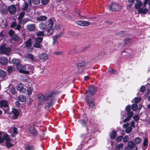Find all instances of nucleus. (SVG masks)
<instances>
[{
	"label": "nucleus",
	"instance_id": "nucleus-1",
	"mask_svg": "<svg viewBox=\"0 0 150 150\" xmlns=\"http://www.w3.org/2000/svg\"><path fill=\"white\" fill-rule=\"evenodd\" d=\"M53 93H50L45 96L42 94H40L38 96V103L41 104L44 101L47 100H52L53 98Z\"/></svg>",
	"mask_w": 150,
	"mask_h": 150
},
{
	"label": "nucleus",
	"instance_id": "nucleus-2",
	"mask_svg": "<svg viewBox=\"0 0 150 150\" xmlns=\"http://www.w3.org/2000/svg\"><path fill=\"white\" fill-rule=\"evenodd\" d=\"M54 19L50 18L47 21V30L46 32L48 33L47 35H50L53 33L52 27L54 25Z\"/></svg>",
	"mask_w": 150,
	"mask_h": 150
},
{
	"label": "nucleus",
	"instance_id": "nucleus-3",
	"mask_svg": "<svg viewBox=\"0 0 150 150\" xmlns=\"http://www.w3.org/2000/svg\"><path fill=\"white\" fill-rule=\"evenodd\" d=\"M131 106L129 105H127L125 108V110L127 112V117L123 120L124 122H126L129 121L133 115V112L130 110Z\"/></svg>",
	"mask_w": 150,
	"mask_h": 150
},
{
	"label": "nucleus",
	"instance_id": "nucleus-4",
	"mask_svg": "<svg viewBox=\"0 0 150 150\" xmlns=\"http://www.w3.org/2000/svg\"><path fill=\"white\" fill-rule=\"evenodd\" d=\"M0 48L2 53L6 55H8L11 52V48L9 47H6L5 44H3L1 45Z\"/></svg>",
	"mask_w": 150,
	"mask_h": 150
},
{
	"label": "nucleus",
	"instance_id": "nucleus-5",
	"mask_svg": "<svg viewBox=\"0 0 150 150\" xmlns=\"http://www.w3.org/2000/svg\"><path fill=\"white\" fill-rule=\"evenodd\" d=\"M122 8V6L117 3H112L110 6L109 9L111 11H119Z\"/></svg>",
	"mask_w": 150,
	"mask_h": 150
},
{
	"label": "nucleus",
	"instance_id": "nucleus-6",
	"mask_svg": "<svg viewBox=\"0 0 150 150\" xmlns=\"http://www.w3.org/2000/svg\"><path fill=\"white\" fill-rule=\"evenodd\" d=\"M43 38L42 37H38L36 38L33 46L36 48H40L42 47L40 43L42 41Z\"/></svg>",
	"mask_w": 150,
	"mask_h": 150
},
{
	"label": "nucleus",
	"instance_id": "nucleus-7",
	"mask_svg": "<svg viewBox=\"0 0 150 150\" xmlns=\"http://www.w3.org/2000/svg\"><path fill=\"white\" fill-rule=\"evenodd\" d=\"M17 69L19 70L20 72L24 74L28 73V71H26V66H23L21 64L17 66Z\"/></svg>",
	"mask_w": 150,
	"mask_h": 150
},
{
	"label": "nucleus",
	"instance_id": "nucleus-8",
	"mask_svg": "<svg viewBox=\"0 0 150 150\" xmlns=\"http://www.w3.org/2000/svg\"><path fill=\"white\" fill-rule=\"evenodd\" d=\"M28 133L32 135H35L37 134L36 130L33 125L30 126L28 129Z\"/></svg>",
	"mask_w": 150,
	"mask_h": 150
},
{
	"label": "nucleus",
	"instance_id": "nucleus-9",
	"mask_svg": "<svg viewBox=\"0 0 150 150\" xmlns=\"http://www.w3.org/2000/svg\"><path fill=\"white\" fill-rule=\"evenodd\" d=\"M40 60L43 61H45L48 58V56L47 54L45 53H43L39 54L38 56Z\"/></svg>",
	"mask_w": 150,
	"mask_h": 150
},
{
	"label": "nucleus",
	"instance_id": "nucleus-10",
	"mask_svg": "<svg viewBox=\"0 0 150 150\" xmlns=\"http://www.w3.org/2000/svg\"><path fill=\"white\" fill-rule=\"evenodd\" d=\"M0 105L2 108H6L5 110L3 109L6 112L8 109V102L5 100H2L0 101Z\"/></svg>",
	"mask_w": 150,
	"mask_h": 150
},
{
	"label": "nucleus",
	"instance_id": "nucleus-11",
	"mask_svg": "<svg viewBox=\"0 0 150 150\" xmlns=\"http://www.w3.org/2000/svg\"><path fill=\"white\" fill-rule=\"evenodd\" d=\"M96 88L94 86H91L88 92L87 91V93L89 96H92L96 93Z\"/></svg>",
	"mask_w": 150,
	"mask_h": 150
},
{
	"label": "nucleus",
	"instance_id": "nucleus-12",
	"mask_svg": "<svg viewBox=\"0 0 150 150\" xmlns=\"http://www.w3.org/2000/svg\"><path fill=\"white\" fill-rule=\"evenodd\" d=\"M8 10L11 14H14L16 11V8L14 5H12L8 7Z\"/></svg>",
	"mask_w": 150,
	"mask_h": 150
},
{
	"label": "nucleus",
	"instance_id": "nucleus-13",
	"mask_svg": "<svg viewBox=\"0 0 150 150\" xmlns=\"http://www.w3.org/2000/svg\"><path fill=\"white\" fill-rule=\"evenodd\" d=\"M17 89L23 93H25L26 91V89L24 88L23 85L21 83H19L17 86Z\"/></svg>",
	"mask_w": 150,
	"mask_h": 150
},
{
	"label": "nucleus",
	"instance_id": "nucleus-14",
	"mask_svg": "<svg viewBox=\"0 0 150 150\" xmlns=\"http://www.w3.org/2000/svg\"><path fill=\"white\" fill-rule=\"evenodd\" d=\"M19 113L18 110L15 108L13 109V110L11 112V114L12 115L14 119L17 118Z\"/></svg>",
	"mask_w": 150,
	"mask_h": 150
},
{
	"label": "nucleus",
	"instance_id": "nucleus-15",
	"mask_svg": "<svg viewBox=\"0 0 150 150\" xmlns=\"http://www.w3.org/2000/svg\"><path fill=\"white\" fill-rule=\"evenodd\" d=\"M136 3L134 4L135 8L138 9L139 11L142 8V6H143L142 3L141 2V0H136Z\"/></svg>",
	"mask_w": 150,
	"mask_h": 150
},
{
	"label": "nucleus",
	"instance_id": "nucleus-16",
	"mask_svg": "<svg viewBox=\"0 0 150 150\" xmlns=\"http://www.w3.org/2000/svg\"><path fill=\"white\" fill-rule=\"evenodd\" d=\"M20 23L17 25L16 22H14L11 25V27L12 28H14L16 30H19L21 28V26L20 24Z\"/></svg>",
	"mask_w": 150,
	"mask_h": 150
},
{
	"label": "nucleus",
	"instance_id": "nucleus-17",
	"mask_svg": "<svg viewBox=\"0 0 150 150\" xmlns=\"http://www.w3.org/2000/svg\"><path fill=\"white\" fill-rule=\"evenodd\" d=\"M9 132L10 133H11V135L12 136L13 135L12 134H13L15 135H16L18 132L17 128L15 127H12L10 129H9Z\"/></svg>",
	"mask_w": 150,
	"mask_h": 150
},
{
	"label": "nucleus",
	"instance_id": "nucleus-18",
	"mask_svg": "<svg viewBox=\"0 0 150 150\" xmlns=\"http://www.w3.org/2000/svg\"><path fill=\"white\" fill-rule=\"evenodd\" d=\"M8 63V59L5 57H3L0 58V63L2 65H5Z\"/></svg>",
	"mask_w": 150,
	"mask_h": 150
},
{
	"label": "nucleus",
	"instance_id": "nucleus-19",
	"mask_svg": "<svg viewBox=\"0 0 150 150\" xmlns=\"http://www.w3.org/2000/svg\"><path fill=\"white\" fill-rule=\"evenodd\" d=\"M47 17L45 16H41L37 17L36 19L39 21H45L47 19Z\"/></svg>",
	"mask_w": 150,
	"mask_h": 150
},
{
	"label": "nucleus",
	"instance_id": "nucleus-20",
	"mask_svg": "<svg viewBox=\"0 0 150 150\" xmlns=\"http://www.w3.org/2000/svg\"><path fill=\"white\" fill-rule=\"evenodd\" d=\"M28 2L29 3V4H28L27 2H25L23 5V7H22V10L23 11H25L27 9L28 6L29 5V4L30 5L31 4V0H28Z\"/></svg>",
	"mask_w": 150,
	"mask_h": 150
},
{
	"label": "nucleus",
	"instance_id": "nucleus-21",
	"mask_svg": "<svg viewBox=\"0 0 150 150\" xmlns=\"http://www.w3.org/2000/svg\"><path fill=\"white\" fill-rule=\"evenodd\" d=\"M27 28L29 31H33L35 29V25L33 24H29L27 26Z\"/></svg>",
	"mask_w": 150,
	"mask_h": 150
},
{
	"label": "nucleus",
	"instance_id": "nucleus-22",
	"mask_svg": "<svg viewBox=\"0 0 150 150\" xmlns=\"http://www.w3.org/2000/svg\"><path fill=\"white\" fill-rule=\"evenodd\" d=\"M54 97L52 98V100H49L50 101V102L48 103H47L45 106V108L46 109H47L49 108L52 104L53 103L54 101Z\"/></svg>",
	"mask_w": 150,
	"mask_h": 150
},
{
	"label": "nucleus",
	"instance_id": "nucleus-23",
	"mask_svg": "<svg viewBox=\"0 0 150 150\" xmlns=\"http://www.w3.org/2000/svg\"><path fill=\"white\" fill-rule=\"evenodd\" d=\"M39 28L40 29L42 30H43L45 28L47 30V25H46V24L44 22H41L39 24ZM47 30H46V31Z\"/></svg>",
	"mask_w": 150,
	"mask_h": 150
},
{
	"label": "nucleus",
	"instance_id": "nucleus-24",
	"mask_svg": "<svg viewBox=\"0 0 150 150\" xmlns=\"http://www.w3.org/2000/svg\"><path fill=\"white\" fill-rule=\"evenodd\" d=\"M127 145L133 150H135L134 148H135V145L133 142L129 141V142Z\"/></svg>",
	"mask_w": 150,
	"mask_h": 150
},
{
	"label": "nucleus",
	"instance_id": "nucleus-25",
	"mask_svg": "<svg viewBox=\"0 0 150 150\" xmlns=\"http://www.w3.org/2000/svg\"><path fill=\"white\" fill-rule=\"evenodd\" d=\"M26 71H28V73H25V74H29L30 72H32L34 70V67L31 66L26 65Z\"/></svg>",
	"mask_w": 150,
	"mask_h": 150
},
{
	"label": "nucleus",
	"instance_id": "nucleus-26",
	"mask_svg": "<svg viewBox=\"0 0 150 150\" xmlns=\"http://www.w3.org/2000/svg\"><path fill=\"white\" fill-rule=\"evenodd\" d=\"M18 100L22 102L25 101L26 100V98L25 96L23 95H21L19 96L18 98Z\"/></svg>",
	"mask_w": 150,
	"mask_h": 150
},
{
	"label": "nucleus",
	"instance_id": "nucleus-27",
	"mask_svg": "<svg viewBox=\"0 0 150 150\" xmlns=\"http://www.w3.org/2000/svg\"><path fill=\"white\" fill-rule=\"evenodd\" d=\"M12 63L16 65V67L18 65H20L21 61L19 60L18 59H13L12 60Z\"/></svg>",
	"mask_w": 150,
	"mask_h": 150
},
{
	"label": "nucleus",
	"instance_id": "nucleus-28",
	"mask_svg": "<svg viewBox=\"0 0 150 150\" xmlns=\"http://www.w3.org/2000/svg\"><path fill=\"white\" fill-rule=\"evenodd\" d=\"M144 8V7H143L142 6V8H141L140 9H139V11H138V12L139 13H142L143 14H146L148 11V9L146 8L143 9V8Z\"/></svg>",
	"mask_w": 150,
	"mask_h": 150
},
{
	"label": "nucleus",
	"instance_id": "nucleus-29",
	"mask_svg": "<svg viewBox=\"0 0 150 150\" xmlns=\"http://www.w3.org/2000/svg\"><path fill=\"white\" fill-rule=\"evenodd\" d=\"M25 14V13L24 12H22L20 13L18 18V19L19 20L18 22L19 23H21V19L24 16Z\"/></svg>",
	"mask_w": 150,
	"mask_h": 150
},
{
	"label": "nucleus",
	"instance_id": "nucleus-30",
	"mask_svg": "<svg viewBox=\"0 0 150 150\" xmlns=\"http://www.w3.org/2000/svg\"><path fill=\"white\" fill-rule=\"evenodd\" d=\"M25 46L27 47H29L31 46V39H28L25 42Z\"/></svg>",
	"mask_w": 150,
	"mask_h": 150
},
{
	"label": "nucleus",
	"instance_id": "nucleus-31",
	"mask_svg": "<svg viewBox=\"0 0 150 150\" xmlns=\"http://www.w3.org/2000/svg\"><path fill=\"white\" fill-rule=\"evenodd\" d=\"M6 73L3 70L0 69V77L3 78L6 76Z\"/></svg>",
	"mask_w": 150,
	"mask_h": 150
},
{
	"label": "nucleus",
	"instance_id": "nucleus-32",
	"mask_svg": "<svg viewBox=\"0 0 150 150\" xmlns=\"http://www.w3.org/2000/svg\"><path fill=\"white\" fill-rule=\"evenodd\" d=\"M2 139H3V141L4 140L6 141V142L8 141H10V139L8 136V135L6 134H5L3 135Z\"/></svg>",
	"mask_w": 150,
	"mask_h": 150
},
{
	"label": "nucleus",
	"instance_id": "nucleus-33",
	"mask_svg": "<svg viewBox=\"0 0 150 150\" xmlns=\"http://www.w3.org/2000/svg\"><path fill=\"white\" fill-rule=\"evenodd\" d=\"M86 62L85 61H82L81 63L76 62V65L79 67H82L84 66L86 64Z\"/></svg>",
	"mask_w": 150,
	"mask_h": 150
},
{
	"label": "nucleus",
	"instance_id": "nucleus-34",
	"mask_svg": "<svg viewBox=\"0 0 150 150\" xmlns=\"http://www.w3.org/2000/svg\"><path fill=\"white\" fill-rule=\"evenodd\" d=\"M52 38L53 39L52 44L53 45H57L58 44V42L57 41V38L56 37H54L53 36Z\"/></svg>",
	"mask_w": 150,
	"mask_h": 150
},
{
	"label": "nucleus",
	"instance_id": "nucleus-35",
	"mask_svg": "<svg viewBox=\"0 0 150 150\" xmlns=\"http://www.w3.org/2000/svg\"><path fill=\"white\" fill-rule=\"evenodd\" d=\"M138 108V105L136 103L133 104L132 106V109L134 111H136Z\"/></svg>",
	"mask_w": 150,
	"mask_h": 150
},
{
	"label": "nucleus",
	"instance_id": "nucleus-36",
	"mask_svg": "<svg viewBox=\"0 0 150 150\" xmlns=\"http://www.w3.org/2000/svg\"><path fill=\"white\" fill-rule=\"evenodd\" d=\"M116 132L115 131H112L110 134V137L111 138L114 139L116 137Z\"/></svg>",
	"mask_w": 150,
	"mask_h": 150
},
{
	"label": "nucleus",
	"instance_id": "nucleus-37",
	"mask_svg": "<svg viewBox=\"0 0 150 150\" xmlns=\"http://www.w3.org/2000/svg\"><path fill=\"white\" fill-rule=\"evenodd\" d=\"M33 89V88L31 87H30L28 88L27 91L28 95H30L32 94Z\"/></svg>",
	"mask_w": 150,
	"mask_h": 150
},
{
	"label": "nucleus",
	"instance_id": "nucleus-38",
	"mask_svg": "<svg viewBox=\"0 0 150 150\" xmlns=\"http://www.w3.org/2000/svg\"><path fill=\"white\" fill-rule=\"evenodd\" d=\"M90 23L87 21H83L82 26H87L90 24Z\"/></svg>",
	"mask_w": 150,
	"mask_h": 150
},
{
	"label": "nucleus",
	"instance_id": "nucleus-39",
	"mask_svg": "<svg viewBox=\"0 0 150 150\" xmlns=\"http://www.w3.org/2000/svg\"><path fill=\"white\" fill-rule=\"evenodd\" d=\"M123 146V144L122 143H120L116 147V150H120L122 149Z\"/></svg>",
	"mask_w": 150,
	"mask_h": 150
},
{
	"label": "nucleus",
	"instance_id": "nucleus-40",
	"mask_svg": "<svg viewBox=\"0 0 150 150\" xmlns=\"http://www.w3.org/2000/svg\"><path fill=\"white\" fill-rule=\"evenodd\" d=\"M89 105L92 108H93L94 106V104L93 102L91 100H88V101Z\"/></svg>",
	"mask_w": 150,
	"mask_h": 150
},
{
	"label": "nucleus",
	"instance_id": "nucleus-41",
	"mask_svg": "<svg viewBox=\"0 0 150 150\" xmlns=\"http://www.w3.org/2000/svg\"><path fill=\"white\" fill-rule=\"evenodd\" d=\"M134 141L136 144H139L141 142V140L140 138L137 137L134 139Z\"/></svg>",
	"mask_w": 150,
	"mask_h": 150
},
{
	"label": "nucleus",
	"instance_id": "nucleus-42",
	"mask_svg": "<svg viewBox=\"0 0 150 150\" xmlns=\"http://www.w3.org/2000/svg\"><path fill=\"white\" fill-rule=\"evenodd\" d=\"M141 100V98L140 97H135L133 99V101H134L135 103H138L140 102Z\"/></svg>",
	"mask_w": 150,
	"mask_h": 150
},
{
	"label": "nucleus",
	"instance_id": "nucleus-43",
	"mask_svg": "<svg viewBox=\"0 0 150 150\" xmlns=\"http://www.w3.org/2000/svg\"><path fill=\"white\" fill-rule=\"evenodd\" d=\"M121 119H123L126 116V113L125 111H122L121 113Z\"/></svg>",
	"mask_w": 150,
	"mask_h": 150
},
{
	"label": "nucleus",
	"instance_id": "nucleus-44",
	"mask_svg": "<svg viewBox=\"0 0 150 150\" xmlns=\"http://www.w3.org/2000/svg\"><path fill=\"white\" fill-rule=\"evenodd\" d=\"M131 39L130 38H126L124 40V44L129 43L131 42Z\"/></svg>",
	"mask_w": 150,
	"mask_h": 150
},
{
	"label": "nucleus",
	"instance_id": "nucleus-45",
	"mask_svg": "<svg viewBox=\"0 0 150 150\" xmlns=\"http://www.w3.org/2000/svg\"><path fill=\"white\" fill-rule=\"evenodd\" d=\"M129 138L128 136L126 135L124 137L123 139V142L126 143L129 140Z\"/></svg>",
	"mask_w": 150,
	"mask_h": 150
},
{
	"label": "nucleus",
	"instance_id": "nucleus-46",
	"mask_svg": "<svg viewBox=\"0 0 150 150\" xmlns=\"http://www.w3.org/2000/svg\"><path fill=\"white\" fill-rule=\"evenodd\" d=\"M26 150H34V148L29 145H27L25 147Z\"/></svg>",
	"mask_w": 150,
	"mask_h": 150
},
{
	"label": "nucleus",
	"instance_id": "nucleus-47",
	"mask_svg": "<svg viewBox=\"0 0 150 150\" xmlns=\"http://www.w3.org/2000/svg\"><path fill=\"white\" fill-rule=\"evenodd\" d=\"M132 128L131 127H128L126 128L125 132L126 133H129L132 131Z\"/></svg>",
	"mask_w": 150,
	"mask_h": 150
},
{
	"label": "nucleus",
	"instance_id": "nucleus-48",
	"mask_svg": "<svg viewBox=\"0 0 150 150\" xmlns=\"http://www.w3.org/2000/svg\"><path fill=\"white\" fill-rule=\"evenodd\" d=\"M13 39L16 41H18L19 39V37L16 34L14 35L12 38Z\"/></svg>",
	"mask_w": 150,
	"mask_h": 150
},
{
	"label": "nucleus",
	"instance_id": "nucleus-49",
	"mask_svg": "<svg viewBox=\"0 0 150 150\" xmlns=\"http://www.w3.org/2000/svg\"><path fill=\"white\" fill-rule=\"evenodd\" d=\"M36 35L38 36H44L43 32L40 31L37 33Z\"/></svg>",
	"mask_w": 150,
	"mask_h": 150
},
{
	"label": "nucleus",
	"instance_id": "nucleus-50",
	"mask_svg": "<svg viewBox=\"0 0 150 150\" xmlns=\"http://www.w3.org/2000/svg\"><path fill=\"white\" fill-rule=\"evenodd\" d=\"M63 52L62 51H55L54 53V54L57 55H60L63 54Z\"/></svg>",
	"mask_w": 150,
	"mask_h": 150
},
{
	"label": "nucleus",
	"instance_id": "nucleus-51",
	"mask_svg": "<svg viewBox=\"0 0 150 150\" xmlns=\"http://www.w3.org/2000/svg\"><path fill=\"white\" fill-rule=\"evenodd\" d=\"M10 141H8L6 142V146L8 148L11 147L13 146V144H11L10 142Z\"/></svg>",
	"mask_w": 150,
	"mask_h": 150
},
{
	"label": "nucleus",
	"instance_id": "nucleus-52",
	"mask_svg": "<svg viewBox=\"0 0 150 150\" xmlns=\"http://www.w3.org/2000/svg\"><path fill=\"white\" fill-rule=\"evenodd\" d=\"M10 91L12 94H15L16 93L15 88L13 87H11L10 89Z\"/></svg>",
	"mask_w": 150,
	"mask_h": 150
},
{
	"label": "nucleus",
	"instance_id": "nucleus-53",
	"mask_svg": "<svg viewBox=\"0 0 150 150\" xmlns=\"http://www.w3.org/2000/svg\"><path fill=\"white\" fill-rule=\"evenodd\" d=\"M13 68L11 66H9L8 68V71L9 73H11L13 70Z\"/></svg>",
	"mask_w": 150,
	"mask_h": 150
},
{
	"label": "nucleus",
	"instance_id": "nucleus-54",
	"mask_svg": "<svg viewBox=\"0 0 150 150\" xmlns=\"http://www.w3.org/2000/svg\"><path fill=\"white\" fill-rule=\"evenodd\" d=\"M76 24L80 26H82L83 21H79L75 22Z\"/></svg>",
	"mask_w": 150,
	"mask_h": 150
},
{
	"label": "nucleus",
	"instance_id": "nucleus-55",
	"mask_svg": "<svg viewBox=\"0 0 150 150\" xmlns=\"http://www.w3.org/2000/svg\"><path fill=\"white\" fill-rule=\"evenodd\" d=\"M123 138V137L122 136H120L117 137L116 141L117 142H119L121 141Z\"/></svg>",
	"mask_w": 150,
	"mask_h": 150
},
{
	"label": "nucleus",
	"instance_id": "nucleus-56",
	"mask_svg": "<svg viewBox=\"0 0 150 150\" xmlns=\"http://www.w3.org/2000/svg\"><path fill=\"white\" fill-rule=\"evenodd\" d=\"M27 57L29 58L32 61L34 59V58L33 56L31 54H27Z\"/></svg>",
	"mask_w": 150,
	"mask_h": 150
},
{
	"label": "nucleus",
	"instance_id": "nucleus-57",
	"mask_svg": "<svg viewBox=\"0 0 150 150\" xmlns=\"http://www.w3.org/2000/svg\"><path fill=\"white\" fill-rule=\"evenodd\" d=\"M14 32L12 30H11L8 32V34L9 35L11 36H12L13 35L14 36Z\"/></svg>",
	"mask_w": 150,
	"mask_h": 150
},
{
	"label": "nucleus",
	"instance_id": "nucleus-58",
	"mask_svg": "<svg viewBox=\"0 0 150 150\" xmlns=\"http://www.w3.org/2000/svg\"><path fill=\"white\" fill-rule=\"evenodd\" d=\"M135 0H128V1L129 3H130V4H129V8H130L132 6ZM136 1V0H135Z\"/></svg>",
	"mask_w": 150,
	"mask_h": 150
},
{
	"label": "nucleus",
	"instance_id": "nucleus-59",
	"mask_svg": "<svg viewBox=\"0 0 150 150\" xmlns=\"http://www.w3.org/2000/svg\"><path fill=\"white\" fill-rule=\"evenodd\" d=\"M133 118L135 121H137L139 120V117L138 115H135L133 117Z\"/></svg>",
	"mask_w": 150,
	"mask_h": 150
},
{
	"label": "nucleus",
	"instance_id": "nucleus-60",
	"mask_svg": "<svg viewBox=\"0 0 150 150\" xmlns=\"http://www.w3.org/2000/svg\"><path fill=\"white\" fill-rule=\"evenodd\" d=\"M49 0H42V3L43 5H45L47 3Z\"/></svg>",
	"mask_w": 150,
	"mask_h": 150
},
{
	"label": "nucleus",
	"instance_id": "nucleus-61",
	"mask_svg": "<svg viewBox=\"0 0 150 150\" xmlns=\"http://www.w3.org/2000/svg\"><path fill=\"white\" fill-rule=\"evenodd\" d=\"M33 2L34 4H38L40 3V0H33Z\"/></svg>",
	"mask_w": 150,
	"mask_h": 150
},
{
	"label": "nucleus",
	"instance_id": "nucleus-62",
	"mask_svg": "<svg viewBox=\"0 0 150 150\" xmlns=\"http://www.w3.org/2000/svg\"><path fill=\"white\" fill-rule=\"evenodd\" d=\"M148 144V141H147V139L146 138H145L144 139V142H143V145L144 146H146Z\"/></svg>",
	"mask_w": 150,
	"mask_h": 150
},
{
	"label": "nucleus",
	"instance_id": "nucleus-63",
	"mask_svg": "<svg viewBox=\"0 0 150 150\" xmlns=\"http://www.w3.org/2000/svg\"><path fill=\"white\" fill-rule=\"evenodd\" d=\"M60 25L59 24H56L54 26V28L55 29H60Z\"/></svg>",
	"mask_w": 150,
	"mask_h": 150
},
{
	"label": "nucleus",
	"instance_id": "nucleus-64",
	"mask_svg": "<svg viewBox=\"0 0 150 150\" xmlns=\"http://www.w3.org/2000/svg\"><path fill=\"white\" fill-rule=\"evenodd\" d=\"M79 122L81 124L83 125V126H85L86 125V123L83 120H80L79 121Z\"/></svg>",
	"mask_w": 150,
	"mask_h": 150
}]
</instances>
